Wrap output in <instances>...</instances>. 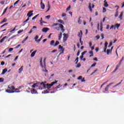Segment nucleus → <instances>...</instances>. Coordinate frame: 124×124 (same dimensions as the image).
Returning a JSON list of instances; mask_svg holds the SVG:
<instances>
[{"label": "nucleus", "mask_w": 124, "mask_h": 124, "mask_svg": "<svg viewBox=\"0 0 124 124\" xmlns=\"http://www.w3.org/2000/svg\"><path fill=\"white\" fill-rule=\"evenodd\" d=\"M40 84L43 85L45 89H47L48 90H49V89L51 88V85L49 83H47L46 84H45V83H44V82H42Z\"/></svg>", "instance_id": "2"}, {"label": "nucleus", "mask_w": 124, "mask_h": 124, "mask_svg": "<svg viewBox=\"0 0 124 124\" xmlns=\"http://www.w3.org/2000/svg\"><path fill=\"white\" fill-rule=\"evenodd\" d=\"M41 8L42 9H45V4L43 3V1H41Z\"/></svg>", "instance_id": "11"}, {"label": "nucleus", "mask_w": 124, "mask_h": 124, "mask_svg": "<svg viewBox=\"0 0 124 124\" xmlns=\"http://www.w3.org/2000/svg\"><path fill=\"white\" fill-rule=\"evenodd\" d=\"M58 49H60V52H61L60 54H63V52H64V48H63V47L62 46L60 45L59 46Z\"/></svg>", "instance_id": "4"}, {"label": "nucleus", "mask_w": 124, "mask_h": 124, "mask_svg": "<svg viewBox=\"0 0 124 124\" xmlns=\"http://www.w3.org/2000/svg\"><path fill=\"white\" fill-rule=\"evenodd\" d=\"M116 7H118L117 9H116V12L115 15V17H118V16L119 15V12H118V10L119 9V6H116Z\"/></svg>", "instance_id": "12"}, {"label": "nucleus", "mask_w": 124, "mask_h": 124, "mask_svg": "<svg viewBox=\"0 0 124 124\" xmlns=\"http://www.w3.org/2000/svg\"><path fill=\"white\" fill-rule=\"evenodd\" d=\"M58 22L59 23H60L61 24H62V25H64V21L62 19H59L58 20Z\"/></svg>", "instance_id": "19"}, {"label": "nucleus", "mask_w": 124, "mask_h": 124, "mask_svg": "<svg viewBox=\"0 0 124 124\" xmlns=\"http://www.w3.org/2000/svg\"><path fill=\"white\" fill-rule=\"evenodd\" d=\"M23 30H19L18 32L17 33H21V32H23Z\"/></svg>", "instance_id": "64"}, {"label": "nucleus", "mask_w": 124, "mask_h": 124, "mask_svg": "<svg viewBox=\"0 0 124 124\" xmlns=\"http://www.w3.org/2000/svg\"><path fill=\"white\" fill-rule=\"evenodd\" d=\"M58 25H59V23H54L52 25V27H55L56 26H58Z\"/></svg>", "instance_id": "52"}, {"label": "nucleus", "mask_w": 124, "mask_h": 124, "mask_svg": "<svg viewBox=\"0 0 124 124\" xmlns=\"http://www.w3.org/2000/svg\"><path fill=\"white\" fill-rule=\"evenodd\" d=\"M16 28H17V26H16L13 30L10 31V32H12V31H14L16 30Z\"/></svg>", "instance_id": "34"}, {"label": "nucleus", "mask_w": 124, "mask_h": 124, "mask_svg": "<svg viewBox=\"0 0 124 124\" xmlns=\"http://www.w3.org/2000/svg\"><path fill=\"white\" fill-rule=\"evenodd\" d=\"M31 93L32 94H34H34L37 93V91H36V90H35L34 89H32V91H31Z\"/></svg>", "instance_id": "15"}, {"label": "nucleus", "mask_w": 124, "mask_h": 124, "mask_svg": "<svg viewBox=\"0 0 124 124\" xmlns=\"http://www.w3.org/2000/svg\"><path fill=\"white\" fill-rule=\"evenodd\" d=\"M79 42L81 43V45H83V41H82V38H79Z\"/></svg>", "instance_id": "35"}, {"label": "nucleus", "mask_w": 124, "mask_h": 124, "mask_svg": "<svg viewBox=\"0 0 124 124\" xmlns=\"http://www.w3.org/2000/svg\"><path fill=\"white\" fill-rule=\"evenodd\" d=\"M46 19H49V18H51V16L48 15V16H46Z\"/></svg>", "instance_id": "53"}, {"label": "nucleus", "mask_w": 124, "mask_h": 124, "mask_svg": "<svg viewBox=\"0 0 124 124\" xmlns=\"http://www.w3.org/2000/svg\"><path fill=\"white\" fill-rule=\"evenodd\" d=\"M19 1H20V0H17V1H16L14 3V5L15 6V5H16V4H17L19 2Z\"/></svg>", "instance_id": "39"}, {"label": "nucleus", "mask_w": 124, "mask_h": 124, "mask_svg": "<svg viewBox=\"0 0 124 124\" xmlns=\"http://www.w3.org/2000/svg\"><path fill=\"white\" fill-rule=\"evenodd\" d=\"M82 78H83V77L82 76H80L78 77V80H81Z\"/></svg>", "instance_id": "49"}, {"label": "nucleus", "mask_w": 124, "mask_h": 124, "mask_svg": "<svg viewBox=\"0 0 124 124\" xmlns=\"http://www.w3.org/2000/svg\"><path fill=\"white\" fill-rule=\"evenodd\" d=\"M78 23L79 25H81L82 23V20H81V16H80L78 18Z\"/></svg>", "instance_id": "22"}, {"label": "nucleus", "mask_w": 124, "mask_h": 124, "mask_svg": "<svg viewBox=\"0 0 124 124\" xmlns=\"http://www.w3.org/2000/svg\"><path fill=\"white\" fill-rule=\"evenodd\" d=\"M75 62H76L75 64H77L78 63V62H79V57H77Z\"/></svg>", "instance_id": "25"}, {"label": "nucleus", "mask_w": 124, "mask_h": 124, "mask_svg": "<svg viewBox=\"0 0 124 124\" xmlns=\"http://www.w3.org/2000/svg\"><path fill=\"white\" fill-rule=\"evenodd\" d=\"M113 84H114V83H113V82L110 83L108 85H107V87H108V88H109V87H110V86L111 85H113Z\"/></svg>", "instance_id": "50"}, {"label": "nucleus", "mask_w": 124, "mask_h": 124, "mask_svg": "<svg viewBox=\"0 0 124 124\" xmlns=\"http://www.w3.org/2000/svg\"><path fill=\"white\" fill-rule=\"evenodd\" d=\"M6 93H11V90H10V89H7L6 90Z\"/></svg>", "instance_id": "31"}, {"label": "nucleus", "mask_w": 124, "mask_h": 124, "mask_svg": "<svg viewBox=\"0 0 124 124\" xmlns=\"http://www.w3.org/2000/svg\"><path fill=\"white\" fill-rule=\"evenodd\" d=\"M104 5L105 7H108V6H109V5L108 4V3H107V2H106Z\"/></svg>", "instance_id": "30"}, {"label": "nucleus", "mask_w": 124, "mask_h": 124, "mask_svg": "<svg viewBox=\"0 0 124 124\" xmlns=\"http://www.w3.org/2000/svg\"><path fill=\"white\" fill-rule=\"evenodd\" d=\"M65 16H66V15L64 13L62 14V17H65Z\"/></svg>", "instance_id": "57"}, {"label": "nucleus", "mask_w": 124, "mask_h": 124, "mask_svg": "<svg viewBox=\"0 0 124 124\" xmlns=\"http://www.w3.org/2000/svg\"><path fill=\"white\" fill-rule=\"evenodd\" d=\"M42 37H43V35L41 36V37L37 41V42H40V41H41V39H42Z\"/></svg>", "instance_id": "33"}, {"label": "nucleus", "mask_w": 124, "mask_h": 124, "mask_svg": "<svg viewBox=\"0 0 124 124\" xmlns=\"http://www.w3.org/2000/svg\"><path fill=\"white\" fill-rule=\"evenodd\" d=\"M59 27L60 29H61L62 32H64V29H63L64 27L62 25V24H59Z\"/></svg>", "instance_id": "6"}, {"label": "nucleus", "mask_w": 124, "mask_h": 124, "mask_svg": "<svg viewBox=\"0 0 124 124\" xmlns=\"http://www.w3.org/2000/svg\"><path fill=\"white\" fill-rule=\"evenodd\" d=\"M89 54H91V55H93V50H91L89 51Z\"/></svg>", "instance_id": "56"}, {"label": "nucleus", "mask_w": 124, "mask_h": 124, "mask_svg": "<svg viewBox=\"0 0 124 124\" xmlns=\"http://www.w3.org/2000/svg\"><path fill=\"white\" fill-rule=\"evenodd\" d=\"M47 7H48V9L46 11V12H48V11H49V10H50V9L51 8V5H50V2H49V1L47 2Z\"/></svg>", "instance_id": "10"}, {"label": "nucleus", "mask_w": 124, "mask_h": 124, "mask_svg": "<svg viewBox=\"0 0 124 124\" xmlns=\"http://www.w3.org/2000/svg\"><path fill=\"white\" fill-rule=\"evenodd\" d=\"M59 44H60V42L57 41L56 42L55 44L54 45V46H58V45H59Z\"/></svg>", "instance_id": "24"}, {"label": "nucleus", "mask_w": 124, "mask_h": 124, "mask_svg": "<svg viewBox=\"0 0 124 124\" xmlns=\"http://www.w3.org/2000/svg\"><path fill=\"white\" fill-rule=\"evenodd\" d=\"M112 45H113V43H112V42H110L109 43V45L108 46V48H110V47H111V46H112Z\"/></svg>", "instance_id": "44"}, {"label": "nucleus", "mask_w": 124, "mask_h": 124, "mask_svg": "<svg viewBox=\"0 0 124 124\" xmlns=\"http://www.w3.org/2000/svg\"><path fill=\"white\" fill-rule=\"evenodd\" d=\"M103 26L102 25V23H101V26H100V31H103Z\"/></svg>", "instance_id": "32"}, {"label": "nucleus", "mask_w": 124, "mask_h": 124, "mask_svg": "<svg viewBox=\"0 0 124 124\" xmlns=\"http://www.w3.org/2000/svg\"><path fill=\"white\" fill-rule=\"evenodd\" d=\"M24 69V66H22L19 69H18V73H21L23 70Z\"/></svg>", "instance_id": "18"}, {"label": "nucleus", "mask_w": 124, "mask_h": 124, "mask_svg": "<svg viewBox=\"0 0 124 124\" xmlns=\"http://www.w3.org/2000/svg\"><path fill=\"white\" fill-rule=\"evenodd\" d=\"M7 38V37L6 36H4V37H3L0 40V43H2V42H3V41H4V40H5V39H6Z\"/></svg>", "instance_id": "13"}, {"label": "nucleus", "mask_w": 124, "mask_h": 124, "mask_svg": "<svg viewBox=\"0 0 124 124\" xmlns=\"http://www.w3.org/2000/svg\"><path fill=\"white\" fill-rule=\"evenodd\" d=\"M33 11H30L28 13H27V16H28V18H31V16L33 15Z\"/></svg>", "instance_id": "3"}, {"label": "nucleus", "mask_w": 124, "mask_h": 124, "mask_svg": "<svg viewBox=\"0 0 124 124\" xmlns=\"http://www.w3.org/2000/svg\"><path fill=\"white\" fill-rule=\"evenodd\" d=\"M54 44H55V41L54 40H52L50 42V45H53L54 46Z\"/></svg>", "instance_id": "36"}, {"label": "nucleus", "mask_w": 124, "mask_h": 124, "mask_svg": "<svg viewBox=\"0 0 124 124\" xmlns=\"http://www.w3.org/2000/svg\"><path fill=\"white\" fill-rule=\"evenodd\" d=\"M62 85H61V84H59L58 86H56L55 89L56 90H58V89H60V88H61V87H62Z\"/></svg>", "instance_id": "29"}, {"label": "nucleus", "mask_w": 124, "mask_h": 124, "mask_svg": "<svg viewBox=\"0 0 124 124\" xmlns=\"http://www.w3.org/2000/svg\"><path fill=\"white\" fill-rule=\"evenodd\" d=\"M49 31V28H44L42 30V31L43 32H47V31Z\"/></svg>", "instance_id": "7"}, {"label": "nucleus", "mask_w": 124, "mask_h": 124, "mask_svg": "<svg viewBox=\"0 0 124 124\" xmlns=\"http://www.w3.org/2000/svg\"><path fill=\"white\" fill-rule=\"evenodd\" d=\"M6 72H7V68H5L3 70L2 73H1V75H3V74H5V73H6Z\"/></svg>", "instance_id": "17"}, {"label": "nucleus", "mask_w": 124, "mask_h": 124, "mask_svg": "<svg viewBox=\"0 0 124 124\" xmlns=\"http://www.w3.org/2000/svg\"><path fill=\"white\" fill-rule=\"evenodd\" d=\"M110 52H111V50L107 49V55H109V54H110Z\"/></svg>", "instance_id": "40"}, {"label": "nucleus", "mask_w": 124, "mask_h": 124, "mask_svg": "<svg viewBox=\"0 0 124 124\" xmlns=\"http://www.w3.org/2000/svg\"><path fill=\"white\" fill-rule=\"evenodd\" d=\"M108 90H109V87H108V86H107L105 89V92H108Z\"/></svg>", "instance_id": "48"}, {"label": "nucleus", "mask_w": 124, "mask_h": 124, "mask_svg": "<svg viewBox=\"0 0 124 124\" xmlns=\"http://www.w3.org/2000/svg\"><path fill=\"white\" fill-rule=\"evenodd\" d=\"M37 39H38V35H36L35 37V41H37Z\"/></svg>", "instance_id": "51"}, {"label": "nucleus", "mask_w": 124, "mask_h": 124, "mask_svg": "<svg viewBox=\"0 0 124 124\" xmlns=\"http://www.w3.org/2000/svg\"><path fill=\"white\" fill-rule=\"evenodd\" d=\"M40 64L42 68H46V58L44 59V66L43 63L42 62V58L40 60Z\"/></svg>", "instance_id": "1"}, {"label": "nucleus", "mask_w": 124, "mask_h": 124, "mask_svg": "<svg viewBox=\"0 0 124 124\" xmlns=\"http://www.w3.org/2000/svg\"><path fill=\"white\" fill-rule=\"evenodd\" d=\"M62 33L60 32V33L59 34L58 37H59V40H61L62 39Z\"/></svg>", "instance_id": "20"}, {"label": "nucleus", "mask_w": 124, "mask_h": 124, "mask_svg": "<svg viewBox=\"0 0 124 124\" xmlns=\"http://www.w3.org/2000/svg\"><path fill=\"white\" fill-rule=\"evenodd\" d=\"M37 52V50H35L33 52H32L31 55V58H33V57H34V56H35V54H36Z\"/></svg>", "instance_id": "9"}, {"label": "nucleus", "mask_w": 124, "mask_h": 124, "mask_svg": "<svg viewBox=\"0 0 124 124\" xmlns=\"http://www.w3.org/2000/svg\"><path fill=\"white\" fill-rule=\"evenodd\" d=\"M32 88H35V87H38V83H34L31 86Z\"/></svg>", "instance_id": "21"}, {"label": "nucleus", "mask_w": 124, "mask_h": 124, "mask_svg": "<svg viewBox=\"0 0 124 124\" xmlns=\"http://www.w3.org/2000/svg\"><path fill=\"white\" fill-rule=\"evenodd\" d=\"M4 81V78H0V83H1Z\"/></svg>", "instance_id": "38"}, {"label": "nucleus", "mask_w": 124, "mask_h": 124, "mask_svg": "<svg viewBox=\"0 0 124 124\" xmlns=\"http://www.w3.org/2000/svg\"><path fill=\"white\" fill-rule=\"evenodd\" d=\"M80 32H78V37H80V38H82V35H83V32L82 31V30H80Z\"/></svg>", "instance_id": "14"}, {"label": "nucleus", "mask_w": 124, "mask_h": 124, "mask_svg": "<svg viewBox=\"0 0 124 124\" xmlns=\"http://www.w3.org/2000/svg\"><path fill=\"white\" fill-rule=\"evenodd\" d=\"M95 65H96V62H95V63H93V64L91 66V67H94V66H95Z\"/></svg>", "instance_id": "43"}, {"label": "nucleus", "mask_w": 124, "mask_h": 124, "mask_svg": "<svg viewBox=\"0 0 124 124\" xmlns=\"http://www.w3.org/2000/svg\"><path fill=\"white\" fill-rule=\"evenodd\" d=\"M123 15H124V12H122L119 16L120 20H123Z\"/></svg>", "instance_id": "16"}, {"label": "nucleus", "mask_w": 124, "mask_h": 124, "mask_svg": "<svg viewBox=\"0 0 124 124\" xmlns=\"http://www.w3.org/2000/svg\"><path fill=\"white\" fill-rule=\"evenodd\" d=\"M5 62H1V65H4Z\"/></svg>", "instance_id": "63"}, {"label": "nucleus", "mask_w": 124, "mask_h": 124, "mask_svg": "<svg viewBox=\"0 0 124 124\" xmlns=\"http://www.w3.org/2000/svg\"><path fill=\"white\" fill-rule=\"evenodd\" d=\"M29 20H30V18L29 17H28V18L23 22V23H27V22H28V21H29Z\"/></svg>", "instance_id": "55"}, {"label": "nucleus", "mask_w": 124, "mask_h": 124, "mask_svg": "<svg viewBox=\"0 0 124 124\" xmlns=\"http://www.w3.org/2000/svg\"><path fill=\"white\" fill-rule=\"evenodd\" d=\"M121 84H122V82H120L119 83L117 84L114 86H113V88H115V87H117V86H119V85H121Z\"/></svg>", "instance_id": "45"}, {"label": "nucleus", "mask_w": 124, "mask_h": 124, "mask_svg": "<svg viewBox=\"0 0 124 124\" xmlns=\"http://www.w3.org/2000/svg\"><path fill=\"white\" fill-rule=\"evenodd\" d=\"M14 91H15V93H20V90L18 88H16V89L15 88Z\"/></svg>", "instance_id": "26"}, {"label": "nucleus", "mask_w": 124, "mask_h": 124, "mask_svg": "<svg viewBox=\"0 0 124 124\" xmlns=\"http://www.w3.org/2000/svg\"><path fill=\"white\" fill-rule=\"evenodd\" d=\"M115 27L117 28V29H119V28L120 27V24H115Z\"/></svg>", "instance_id": "47"}, {"label": "nucleus", "mask_w": 124, "mask_h": 124, "mask_svg": "<svg viewBox=\"0 0 124 124\" xmlns=\"http://www.w3.org/2000/svg\"><path fill=\"white\" fill-rule=\"evenodd\" d=\"M85 53H87V51H85L82 52L81 55L82 56H84V55H85Z\"/></svg>", "instance_id": "60"}, {"label": "nucleus", "mask_w": 124, "mask_h": 124, "mask_svg": "<svg viewBox=\"0 0 124 124\" xmlns=\"http://www.w3.org/2000/svg\"><path fill=\"white\" fill-rule=\"evenodd\" d=\"M12 51H13V48H10L9 49V52H11Z\"/></svg>", "instance_id": "62"}, {"label": "nucleus", "mask_w": 124, "mask_h": 124, "mask_svg": "<svg viewBox=\"0 0 124 124\" xmlns=\"http://www.w3.org/2000/svg\"><path fill=\"white\" fill-rule=\"evenodd\" d=\"M7 21V19L5 18H4L3 20L0 22L1 24H2L3 23H5V22Z\"/></svg>", "instance_id": "23"}, {"label": "nucleus", "mask_w": 124, "mask_h": 124, "mask_svg": "<svg viewBox=\"0 0 124 124\" xmlns=\"http://www.w3.org/2000/svg\"><path fill=\"white\" fill-rule=\"evenodd\" d=\"M63 42H65V41H66V40H67V35L66 34V33H64L63 34Z\"/></svg>", "instance_id": "5"}, {"label": "nucleus", "mask_w": 124, "mask_h": 124, "mask_svg": "<svg viewBox=\"0 0 124 124\" xmlns=\"http://www.w3.org/2000/svg\"><path fill=\"white\" fill-rule=\"evenodd\" d=\"M71 8V6L69 5L67 8H66V11H69L70 10V8Z\"/></svg>", "instance_id": "37"}, {"label": "nucleus", "mask_w": 124, "mask_h": 124, "mask_svg": "<svg viewBox=\"0 0 124 124\" xmlns=\"http://www.w3.org/2000/svg\"><path fill=\"white\" fill-rule=\"evenodd\" d=\"M57 51H58V50L54 49V50L51 51V53H55V52H57Z\"/></svg>", "instance_id": "61"}, {"label": "nucleus", "mask_w": 124, "mask_h": 124, "mask_svg": "<svg viewBox=\"0 0 124 124\" xmlns=\"http://www.w3.org/2000/svg\"><path fill=\"white\" fill-rule=\"evenodd\" d=\"M11 90H12V91H14V90H15V87H14V86L12 85L11 87Z\"/></svg>", "instance_id": "41"}, {"label": "nucleus", "mask_w": 124, "mask_h": 124, "mask_svg": "<svg viewBox=\"0 0 124 124\" xmlns=\"http://www.w3.org/2000/svg\"><path fill=\"white\" fill-rule=\"evenodd\" d=\"M16 36H17V35H14L12 36L10 38H11V39H13V38L16 37Z\"/></svg>", "instance_id": "59"}, {"label": "nucleus", "mask_w": 124, "mask_h": 124, "mask_svg": "<svg viewBox=\"0 0 124 124\" xmlns=\"http://www.w3.org/2000/svg\"><path fill=\"white\" fill-rule=\"evenodd\" d=\"M7 25H8V23H4L2 26H0V28H3L5 26H7Z\"/></svg>", "instance_id": "28"}, {"label": "nucleus", "mask_w": 124, "mask_h": 124, "mask_svg": "<svg viewBox=\"0 0 124 124\" xmlns=\"http://www.w3.org/2000/svg\"><path fill=\"white\" fill-rule=\"evenodd\" d=\"M79 55H80V50H78V53L77 54V56L78 57V56H79Z\"/></svg>", "instance_id": "58"}, {"label": "nucleus", "mask_w": 124, "mask_h": 124, "mask_svg": "<svg viewBox=\"0 0 124 124\" xmlns=\"http://www.w3.org/2000/svg\"><path fill=\"white\" fill-rule=\"evenodd\" d=\"M38 16H39V14H38V15H36L35 16L33 17L32 18V20H34V19H36L37 17H38Z\"/></svg>", "instance_id": "27"}, {"label": "nucleus", "mask_w": 124, "mask_h": 124, "mask_svg": "<svg viewBox=\"0 0 124 124\" xmlns=\"http://www.w3.org/2000/svg\"><path fill=\"white\" fill-rule=\"evenodd\" d=\"M103 13L106 12V9L105 8H103Z\"/></svg>", "instance_id": "54"}, {"label": "nucleus", "mask_w": 124, "mask_h": 124, "mask_svg": "<svg viewBox=\"0 0 124 124\" xmlns=\"http://www.w3.org/2000/svg\"><path fill=\"white\" fill-rule=\"evenodd\" d=\"M108 45V42H106L105 43V48L104 50V52H105V53H106V50L107 49Z\"/></svg>", "instance_id": "8"}, {"label": "nucleus", "mask_w": 124, "mask_h": 124, "mask_svg": "<svg viewBox=\"0 0 124 124\" xmlns=\"http://www.w3.org/2000/svg\"><path fill=\"white\" fill-rule=\"evenodd\" d=\"M40 19H41V20H40V24H43V23H44V21H43V20H42V17H41Z\"/></svg>", "instance_id": "46"}, {"label": "nucleus", "mask_w": 124, "mask_h": 124, "mask_svg": "<svg viewBox=\"0 0 124 124\" xmlns=\"http://www.w3.org/2000/svg\"><path fill=\"white\" fill-rule=\"evenodd\" d=\"M81 67V64L80 63H78V64L76 66L77 68H79V67Z\"/></svg>", "instance_id": "42"}]
</instances>
